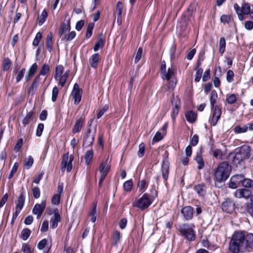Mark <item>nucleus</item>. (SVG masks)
<instances>
[{
    "instance_id": "27",
    "label": "nucleus",
    "mask_w": 253,
    "mask_h": 253,
    "mask_svg": "<svg viewBox=\"0 0 253 253\" xmlns=\"http://www.w3.org/2000/svg\"><path fill=\"white\" fill-rule=\"evenodd\" d=\"M38 69V65L36 63L33 64L28 70L25 77V81L29 82L35 75Z\"/></svg>"
},
{
    "instance_id": "7",
    "label": "nucleus",
    "mask_w": 253,
    "mask_h": 253,
    "mask_svg": "<svg viewBox=\"0 0 253 253\" xmlns=\"http://www.w3.org/2000/svg\"><path fill=\"white\" fill-rule=\"evenodd\" d=\"M154 201L150 197V195L149 193H145L136 201L135 207L141 211H143L147 209Z\"/></svg>"
},
{
    "instance_id": "33",
    "label": "nucleus",
    "mask_w": 253,
    "mask_h": 253,
    "mask_svg": "<svg viewBox=\"0 0 253 253\" xmlns=\"http://www.w3.org/2000/svg\"><path fill=\"white\" fill-rule=\"evenodd\" d=\"M53 34L52 32H50L46 36L45 44L47 49L49 52H51L52 50V45L53 43Z\"/></svg>"
},
{
    "instance_id": "18",
    "label": "nucleus",
    "mask_w": 253,
    "mask_h": 253,
    "mask_svg": "<svg viewBox=\"0 0 253 253\" xmlns=\"http://www.w3.org/2000/svg\"><path fill=\"white\" fill-rule=\"evenodd\" d=\"M63 192V183L59 182L57 187V193L54 194L51 198V203L57 205L60 203L61 196Z\"/></svg>"
},
{
    "instance_id": "62",
    "label": "nucleus",
    "mask_w": 253,
    "mask_h": 253,
    "mask_svg": "<svg viewBox=\"0 0 253 253\" xmlns=\"http://www.w3.org/2000/svg\"><path fill=\"white\" fill-rule=\"evenodd\" d=\"M234 73L231 70H229L226 74V80L228 83H231L234 81Z\"/></svg>"
},
{
    "instance_id": "50",
    "label": "nucleus",
    "mask_w": 253,
    "mask_h": 253,
    "mask_svg": "<svg viewBox=\"0 0 253 253\" xmlns=\"http://www.w3.org/2000/svg\"><path fill=\"white\" fill-rule=\"evenodd\" d=\"M241 186L245 188H252L253 187V180L250 179L245 178H243Z\"/></svg>"
},
{
    "instance_id": "28",
    "label": "nucleus",
    "mask_w": 253,
    "mask_h": 253,
    "mask_svg": "<svg viewBox=\"0 0 253 253\" xmlns=\"http://www.w3.org/2000/svg\"><path fill=\"white\" fill-rule=\"evenodd\" d=\"M121 238L120 232L117 230H114L111 235V245L112 246L117 247L120 241Z\"/></svg>"
},
{
    "instance_id": "34",
    "label": "nucleus",
    "mask_w": 253,
    "mask_h": 253,
    "mask_svg": "<svg viewBox=\"0 0 253 253\" xmlns=\"http://www.w3.org/2000/svg\"><path fill=\"white\" fill-rule=\"evenodd\" d=\"M94 152L92 148L86 151L84 154V158L85 160V164L86 166L91 164L93 158Z\"/></svg>"
},
{
    "instance_id": "56",
    "label": "nucleus",
    "mask_w": 253,
    "mask_h": 253,
    "mask_svg": "<svg viewBox=\"0 0 253 253\" xmlns=\"http://www.w3.org/2000/svg\"><path fill=\"white\" fill-rule=\"evenodd\" d=\"M49 70L50 67L49 65L47 64H44L41 68V69L40 71V74L39 75H40V76L41 75L45 76L49 71Z\"/></svg>"
},
{
    "instance_id": "44",
    "label": "nucleus",
    "mask_w": 253,
    "mask_h": 253,
    "mask_svg": "<svg viewBox=\"0 0 253 253\" xmlns=\"http://www.w3.org/2000/svg\"><path fill=\"white\" fill-rule=\"evenodd\" d=\"M11 61L10 59L6 57L4 58L3 59L2 63V69L3 71H7L9 70L11 65Z\"/></svg>"
},
{
    "instance_id": "51",
    "label": "nucleus",
    "mask_w": 253,
    "mask_h": 253,
    "mask_svg": "<svg viewBox=\"0 0 253 253\" xmlns=\"http://www.w3.org/2000/svg\"><path fill=\"white\" fill-rule=\"evenodd\" d=\"M237 95L233 93L227 95L226 101L229 104L235 103L237 101Z\"/></svg>"
},
{
    "instance_id": "61",
    "label": "nucleus",
    "mask_w": 253,
    "mask_h": 253,
    "mask_svg": "<svg viewBox=\"0 0 253 253\" xmlns=\"http://www.w3.org/2000/svg\"><path fill=\"white\" fill-rule=\"evenodd\" d=\"M26 69L25 68H22L17 74L16 77V83H18L21 81L24 76Z\"/></svg>"
},
{
    "instance_id": "3",
    "label": "nucleus",
    "mask_w": 253,
    "mask_h": 253,
    "mask_svg": "<svg viewBox=\"0 0 253 253\" xmlns=\"http://www.w3.org/2000/svg\"><path fill=\"white\" fill-rule=\"evenodd\" d=\"M245 234L242 231H236L233 234L229 244V250L232 253H243L246 250Z\"/></svg>"
},
{
    "instance_id": "25",
    "label": "nucleus",
    "mask_w": 253,
    "mask_h": 253,
    "mask_svg": "<svg viewBox=\"0 0 253 253\" xmlns=\"http://www.w3.org/2000/svg\"><path fill=\"white\" fill-rule=\"evenodd\" d=\"M100 60L101 58L100 54L98 53H96L93 54L89 58V63L92 68L96 69Z\"/></svg>"
},
{
    "instance_id": "14",
    "label": "nucleus",
    "mask_w": 253,
    "mask_h": 253,
    "mask_svg": "<svg viewBox=\"0 0 253 253\" xmlns=\"http://www.w3.org/2000/svg\"><path fill=\"white\" fill-rule=\"evenodd\" d=\"M111 159H109V157L105 160H103L98 167V170L101 174L108 175L111 169Z\"/></svg>"
},
{
    "instance_id": "12",
    "label": "nucleus",
    "mask_w": 253,
    "mask_h": 253,
    "mask_svg": "<svg viewBox=\"0 0 253 253\" xmlns=\"http://www.w3.org/2000/svg\"><path fill=\"white\" fill-rule=\"evenodd\" d=\"M41 80V77H40V75H38L34 78L32 83H29L27 84V94H28L29 95H33L36 93L37 90L40 85Z\"/></svg>"
},
{
    "instance_id": "10",
    "label": "nucleus",
    "mask_w": 253,
    "mask_h": 253,
    "mask_svg": "<svg viewBox=\"0 0 253 253\" xmlns=\"http://www.w3.org/2000/svg\"><path fill=\"white\" fill-rule=\"evenodd\" d=\"M73 160L74 156L73 155L69 156L68 153L64 154L61 162V170L63 171L66 169L67 172H70L73 169L72 162Z\"/></svg>"
},
{
    "instance_id": "35",
    "label": "nucleus",
    "mask_w": 253,
    "mask_h": 253,
    "mask_svg": "<svg viewBox=\"0 0 253 253\" xmlns=\"http://www.w3.org/2000/svg\"><path fill=\"white\" fill-rule=\"evenodd\" d=\"M95 140V132L92 134L91 138H83V147L84 148L91 147L92 148V145L93 144Z\"/></svg>"
},
{
    "instance_id": "31",
    "label": "nucleus",
    "mask_w": 253,
    "mask_h": 253,
    "mask_svg": "<svg viewBox=\"0 0 253 253\" xmlns=\"http://www.w3.org/2000/svg\"><path fill=\"white\" fill-rule=\"evenodd\" d=\"M46 207V201L43 200L41 203L36 204L34 207L32 212L33 213H43Z\"/></svg>"
},
{
    "instance_id": "55",
    "label": "nucleus",
    "mask_w": 253,
    "mask_h": 253,
    "mask_svg": "<svg viewBox=\"0 0 253 253\" xmlns=\"http://www.w3.org/2000/svg\"><path fill=\"white\" fill-rule=\"evenodd\" d=\"M34 159L31 156H29L24 163V167L29 169L33 165Z\"/></svg>"
},
{
    "instance_id": "39",
    "label": "nucleus",
    "mask_w": 253,
    "mask_h": 253,
    "mask_svg": "<svg viewBox=\"0 0 253 253\" xmlns=\"http://www.w3.org/2000/svg\"><path fill=\"white\" fill-rule=\"evenodd\" d=\"M195 160L198 164L197 169L199 170L203 169L205 166V162L202 156L201 153H197V155L195 158Z\"/></svg>"
},
{
    "instance_id": "57",
    "label": "nucleus",
    "mask_w": 253,
    "mask_h": 253,
    "mask_svg": "<svg viewBox=\"0 0 253 253\" xmlns=\"http://www.w3.org/2000/svg\"><path fill=\"white\" fill-rule=\"evenodd\" d=\"M18 166H19V164L17 162H15L11 170H10V172L9 173V174L8 175V178L9 179H11L13 176H14V174L16 172V171H17V169H18Z\"/></svg>"
},
{
    "instance_id": "15",
    "label": "nucleus",
    "mask_w": 253,
    "mask_h": 253,
    "mask_svg": "<svg viewBox=\"0 0 253 253\" xmlns=\"http://www.w3.org/2000/svg\"><path fill=\"white\" fill-rule=\"evenodd\" d=\"M171 102L172 104H174V106L173 107L170 116L172 122H174L175 121L176 117L179 114L180 110V100L178 99L177 96H176V98L173 96L171 100Z\"/></svg>"
},
{
    "instance_id": "13",
    "label": "nucleus",
    "mask_w": 253,
    "mask_h": 253,
    "mask_svg": "<svg viewBox=\"0 0 253 253\" xmlns=\"http://www.w3.org/2000/svg\"><path fill=\"white\" fill-rule=\"evenodd\" d=\"M83 92V89L80 88L79 84L77 83L75 84L71 94L75 105H78L81 102Z\"/></svg>"
},
{
    "instance_id": "2",
    "label": "nucleus",
    "mask_w": 253,
    "mask_h": 253,
    "mask_svg": "<svg viewBox=\"0 0 253 253\" xmlns=\"http://www.w3.org/2000/svg\"><path fill=\"white\" fill-rule=\"evenodd\" d=\"M218 94L214 89L211 92L210 95V101L211 109L212 112L211 117L209 120V123L211 126H215L218 120L220 119L222 114L221 104H216Z\"/></svg>"
},
{
    "instance_id": "45",
    "label": "nucleus",
    "mask_w": 253,
    "mask_h": 253,
    "mask_svg": "<svg viewBox=\"0 0 253 253\" xmlns=\"http://www.w3.org/2000/svg\"><path fill=\"white\" fill-rule=\"evenodd\" d=\"M31 234V231L28 228H24L19 236L20 238L24 241L27 240Z\"/></svg>"
},
{
    "instance_id": "32",
    "label": "nucleus",
    "mask_w": 253,
    "mask_h": 253,
    "mask_svg": "<svg viewBox=\"0 0 253 253\" xmlns=\"http://www.w3.org/2000/svg\"><path fill=\"white\" fill-rule=\"evenodd\" d=\"M209 154L217 160H222L224 159V154L220 149L216 148L211 151H209Z\"/></svg>"
},
{
    "instance_id": "29",
    "label": "nucleus",
    "mask_w": 253,
    "mask_h": 253,
    "mask_svg": "<svg viewBox=\"0 0 253 253\" xmlns=\"http://www.w3.org/2000/svg\"><path fill=\"white\" fill-rule=\"evenodd\" d=\"M35 112L31 111L28 112L25 117L22 120V123L24 126L29 125L31 122L34 121Z\"/></svg>"
},
{
    "instance_id": "16",
    "label": "nucleus",
    "mask_w": 253,
    "mask_h": 253,
    "mask_svg": "<svg viewBox=\"0 0 253 253\" xmlns=\"http://www.w3.org/2000/svg\"><path fill=\"white\" fill-rule=\"evenodd\" d=\"M244 177V176L242 174H237L232 176L229 183V187L235 189L241 187Z\"/></svg>"
},
{
    "instance_id": "5",
    "label": "nucleus",
    "mask_w": 253,
    "mask_h": 253,
    "mask_svg": "<svg viewBox=\"0 0 253 253\" xmlns=\"http://www.w3.org/2000/svg\"><path fill=\"white\" fill-rule=\"evenodd\" d=\"M177 74V70L175 66L171 65L167 70L161 75V78L163 80L169 81L167 84V88L169 89H174L176 85V79H172L173 77H175Z\"/></svg>"
},
{
    "instance_id": "24",
    "label": "nucleus",
    "mask_w": 253,
    "mask_h": 253,
    "mask_svg": "<svg viewBox=\"0 0 253 253\" xmlns=\"http://www.w3.org/2000/svg\"><path fill=\"white\" fill-rule=\"evenodd\" d=\"M25 201V192L23 190V187L22 188V191L20 192L19 196L18 197L17 201L16 203L15 210L21 211L22 210Z\"/></svg>"
},
{
    "instance_id": "19",
    "label": "nucleus",
    "mask_w": 253,
    "mask_h": 253,
    "mask_svg": "<svg viewBox=\"0 0 253 253\" xmlns=\"http://www.w3.org/2000/svg\"><path fill=\"white\" fill-rule=\"evenodd\" d=\"M53 216L50 220V226L52 229H55L58 226V222L61 221V216L59 213V210L56 208L53 210Z\"/></svg>"
},
{
    "instance_id": "17",
    "label": "nucleus",
    "mask_w": 253,
    "mask_h": 253,
    "mask_svg": "<svg viewBox=\"0 0 253 253\" xmlns=\"http://www.w3.org/2000/svg\"><path fill=\"white\" fill-rule=\"evenodd\" d=\"M161 171L163 178L165 181L167 182L169 173V162L168 160H163L162 161Z\"/></svg>"
},
{
    "instance_id": "23",
    "label": "nucleus",
    "mask_w": 253,
    "mask_h": 253,
    "mask_svg": "<svg viewBox=\"0 0 253 253\" xmlns=\"http://www.w3.org/2000/svg\"><path fill=\"white\" fill-rule=\"evenodd\" d=\"M252 192L250 190L242 188L236 190L234 193L235 196L237 198H245L248 199L251 195Z\"/></svg>"
},
{
    "instance_id": "46",
    "label": "nucleus",
    "mask_w": 253,
    "mask_h": 253,
    "mask_svg": "<svg viewBox=\"0 0 253 253\" xmlns=\"http://www.w3.org/2000/svg\"><path fill=\"white\" fill-rule=\"evenodd\" d=\"M233 20V19L232 17V15L231 14H223L221 16L220 18V22L223 23L224 24H229Z\"/></svg>"
},
{
    "instance_id": "26",
    "label": "nucleus",
    "mask_w": 253,
    "mask_h": 253,
    "mask_svg": "<svg viewBox=\"0 0 253 253\" xmlns=\"http://www.w3.org/2000/svg\"><path fill=\"white\" fill-rule=\"evenodd\" d=\"M197 117V113L193 110L187 111L185 113V117L186 121L191 124H194L196 122Z\"/></svg>"
},
{
    "instance_id": "43",
    "label": "nucleus",
    "mask_w": 253,
    "mask_h": 253,
    "mask_svg": "<svg viewBox=\"0 0 253 253\" xmlns=\"http://www.w3.org/2000/svg\"><path fill=\"white\" fill-rule=\"evenodd\" d=\"M76 36V33L74 31L69 32L68 34H65L61 38L64 42H69L73 40Z\"/></svg>"
},
{
    "instance_id": "21",
    "label": "nucleus",
    "mask_w": 253,
    "mask_h": 253,
    "mask_svg": "<svg viewBox=\"0 0 253 253\" xmlns=\"http://www.w3.org/2000/svg\"><path fill=\"white\" fill-rule=\"evenodd\" d=\"M251 147L248 145H243L239 148V153L245 159H248L251 156Z\"/></svg>"
},
{
    "instance_id": "40",
    "label": "nucleus",
    "mask_w": 253,
    "mask_h": 253,
    "mask_svg": "<svg viewBox=\"0 0 253 253\" xmlns=\"http://www.w3.org/2000/svg\"><path fill=\"white\" fill-rule=\"evenodd\" d=\"M244 160L242 156L237 152L233 158L232 164L237 166L238 165H241L242 163H244Z\"/></svg>"
},
{
    "instance_id": "41",
    "label": "nucleus",
    "mask_w": 253,
    "mask_h": 253,
    "mask_svg": "<svg viewBox=\"0 0 253 253\" xmlns=\"http://www.w3.org/2000/svg\"><path fill=\"white\" fill-rule=\"evenodd\" d=\"M48 16V13L45 9H43L41 15L38 17V23L39 26H42L46 21Z\"/></svg>"
},
{
    "instance_id": "30",
    "label": "nucleus",
    "mask_w": 253,
    "mask_h": 253,
    "mask_svg": "<svg viewBox=\"0 0 253 253\" xmlns=\"http://www.w3.org/2000/svg\"><path fill=\"white\" fill-rule=\"evenodd\" d=\"M149 181L148 179H143L142 180H139L137 186L138 188L139 192L141 193H144L146 190L147 189L148 186L149 185Z\"/></svg>"
},
{
    "instance_id": "1",
    "label": "nucleus",
    "mask_w": 253,
    "mask_h": 253,
    "mask_svg": "<svg viewBox=\"0 0 253 253\" xmlns=\"http://www.w3.org/2000/svg\"><path fill=\"white\" fill-rule=\"evenodd\" d=\"M231 171V167L227 162L220 163L214 169L213 180L215 186L217 187L222 186L224 183L229 177Z\"/></svg>"
},
{
    "instance_id": "42",
    "label": "nucleus",
    "mask_w": 253,
    "mask_h": 253,
    "mask_svg": "<svg viewBox=\"0 0 253 253\" xmlns=\"http://www.w3.org/2000/svg\"><path fill=\"white\" fill-rule=\"evenodd\" d=\"M133 183L132 179L125 181L123 184V189L126 192H130L133 188Z\"/></svg>"
},
{
    "instance_id": "36",
    "label": "nucleus",
    "mask_w": 253,
    "mask_h": 253,
    "mask_svg": "<svg viewBox=\"0 0 253 253\" xmlns=\"http://www.w3.org/2000/svg\"><path fill=\"white\" fill-rule=\"evenodd\" d=\"M102 34H100L99 36V38L97 42L95 43L93 47V50L94 51H97L100 48H102L105 44V40L102 38Z\"/></svg>"
},
{
    "instance_id": "49",
    "label": "nucleus",
    "mask_w": 253,
    "mask_h": 253,
    "mask_svg": "<svg viewBox=\"0 0 253 253\" xmlns=\"http://www.w3.org/2000/svg\"><path fill=\"white\" fill-rule=\"evenodd\" d=\"M248 129V126L245 125L243 127L240 126H236L234 127L233 130L236 134L245 133L247 131Z\"/></svg>"
},
{
    "instance_id": "48",
    "label": "nucleus",
    "mask_w": 253,
    "mask_h": 253,
    "mask_svg": "<svg viewBox=\"0 0 253 253\" xmlns=\"http://www.w3.org/2000/svg\"><path fill=\"white\" fill-rule=\"evenodd\" d=\"M94 27V23L93 22H90L87 25L86 33H85V37L87 39L90 38L92 35L93 32V29Z\"/></svg>"
},
{
    "instance_id": "6",
    "label": "nucleus",
    "mask_w": 253,
    "mask_h": 253,
    "mask_svg": "<svg viewBox=\"0 0 253 253\" xmlns=\"http://www.w3.org/2000/svg\"><path fill=\"white\" fill-rule=\"evenodd\" d=\"M64 71V66L62 65H58L55 68V74L54 75V78L56 81H58V84L61 87L65 86L70 74L69 70H66L63 74Z\"/></svg>"
},
{
    "instance_id": "8",
    "label": "nucleus",
    "mask_w": 253,
    "mask_h": 253,
    "mask_svg": "<svg viewBox=\"0 0 253 253\" xmlns=\"http://www.w3.org/2000/svg\"><path fill=\"white\" fill-rule=\"evenodd\" d=\"M234 9L238 15V18L240 21L244 19L245 15H248L251 13V5L248 2H243L240 7L238 4L235 3L234 4Z\"/></svg>"
},
{
    "instance_id": "63",
    "label": "nucleus",
    "mask_w": 253,
    "mask_h": 253,
    "mask_svg": "<svg viewBox=\"0 0 253 253\" xmlns=\"http://www.w3.org/2000/svg\"><path fill=\"white\" fill-rule=\"evenodd\" d=\"M47 243V240L46 239L44 238L41 240L37 245V248L40 250H43L46 246Z\"/></svg>"
},
{
    "instance_id": "11",
    "label": "nucleus",
    "mask_w": 253,
    "mask_h": 253,
    "mask_svg": "<svg viewBox=\"0 0 253 253\" xmlns=\"http://www.w3.org/2000/svg\"><path fill=\"white\" fill-rule=\"evenodd\" d=\"M85 122V115L82 114L81 115H78L76 117L75 125L72 128V133L75 134L80 132Z\"/></svg>"
},
{
    "instance_id": "4",
    "label": "nucleus",
    "mask_w": 253,
    "mask_h": 253,
    "mask_svg": "<svg viewBox=\"0 0 253 253\" xmlns=\"http://www.w3.org/2000/svg\"><path fill=\"white\" fill-rule=\"evenodd\" d=\"M195 226L193 223H184L178 226V231L179 235L189 242H193L196 238Z\"/></svg>"
},
{
    "instance_id": "59",
    "label": "nucleus",
    "mask_w": 253,
    "mask_h": 253,
    "mask_svg": "<svg viewBox=\"0 0 253 253\" xmlns=\"http://www.w3.org/2000/svg\"><path fill=\"white\" fill-rule=\"evenodd\" d=\"M59 89L56 86H55L52 90L51 100L52 102H54L56 101Z\"/></svg>"
},
{
    "instance_id": "54",
    "label": "nucleus",
    "mask_w": 253,
    "mask_h": 253,
    "mask_svg": "<svg viewBox=\"0 0 253 253\" xmlns=\"http://www.w3.org/2000/svg\"><path fill=\"white\" fill-rule=\"evenodd\" d=\"M139 149L137 152V155L139 158H142L145 154V144L144 143L142 142L139 145Z\"/></svg>"
},
{
    "instance_id": "37",
    "label": "nucleus",
    "mask_w": 253,
    "mask_h": 253,
    "mask_svg": "<svg viewBox=\"0 0 253 253\" xmlns=\"http://www.w3.org/2000/svg\"><path fill=\"white\" fill-rule=\"evenodd\" d=\"M97 204L96 201L94 202L92 204V208L91 211L88 213V215L91 216V221L93 223H95L96 220L97 213Z\"/></svg>"
},
{
    "instance_id": "9",
    "label": "nucleus",
    "mask_w": 253,
    "mask_h": 253,
    "mask_svg": "<svg viewBox=\"0 0 253 253\" xmlns=\"http://www.w3.org/2000/svg\"><path fill=\"white\" fill-rule=\"evenodd\" d=\"M222 211L226 213L232 214L235 211L236 206L233 199L232 198H225L221 204Z\"/></svg>"
},
{
    "instance_id": "53",
    "label": "nucleus",
    "mask_w": 253,
    "mask_h": 253,
    "mask_svg": "<svg viewBox=\"0 0 253 253\" xmlns=\"http://www.w3.org/2000/svg\"><path fill=\"white\" fill-rule=\"evenodd\" d=\"M109 110V105L107 104L105 105L102 108L99 109L97 111L96 118L97 119H100L104 114Z\"/></svg>"
},
{
    "instance_id": "52",
    "label": "nucleus",
    "mask_w": 253,
    "mask_h": 253,
    "mask_svg": "<svg viewBox=\"0 0 253 253\" xmlns=\"http://www.w3.org/2000/svg\"><path fill=\"white\" fill-rule=\"evenodd\" d=\"M42 39V34L39 32H38L33 41L32 44L34 46H38Z\"/></svg>"
},
{
    "instance_id": "60",
    "label": "nucleus",
    "mask_w": 253,
    "mask_h": 253,
    "mask_svg": "<svg viewBox=\"0 0 253 253\" xmlns=\"http://www.w3.org/2000/svg\"><path fill=\"white\" fill-rule=\"evenodd\" d=\"M196 71V74H195V77L194 79V81L196 83H198L200 82L201 77L202 75L203 72V69H195Z\"/></svg>"
},
{
    "instance_id": "58",
    "label": "nucleus",
    "mask_w": 253,
    "mask_h": 253,
    "mask_svg": "<svg viewBox=\"0 0 253 253\" xmlns=\"http://www.w3.org/2000/svg\"><path fill=\"white\" fill-rule=\"evenodd\" d=\"M67 32V30L66 28L65 23L63 22L61 24L58 31V34L60 37L62 38Z\"/></svg>"
},
{
    "instance_id": "22",
    "label": "nucleus",
    "mask_w": 253,
    "mask_h": 253,
    "mask_svg": "<svg viewBox=\"0 0 253 253\" xmlns=\"http://www.w3.org/2000/svg\"><path fill=\"white\" fill-rule=\"evenodd\" d=\"M193 189L196 191L199 196L204 197L207 194V186L205 183L202 182L195 185Z\"/></svg>"
},
{
    "instance_id": "38",
    "label": "nucleus",
    "mask_w": 253,
    "mask_h": 253,
    "mask_svg": "<svg viewBox=\"0 0 253 253\" xmlns=\"http://www.w3.org/2000/svg\"><path fill=\"white\" fill-rule=\"evenodd\" d=\"M245 245L246 246V249L248 248L253 249V234L249 233L245 235Z\"/></svg>"
},
{
    "instance_id": "20",
    "label": "nucleus",
    "mask_w": 253,
    "mask_h": 253,
    "mask_svg": "<svg viewBox=\"0 0 253 253\" xmlns=\"http://www.w3.org/2000/svg\"><path fill=\"white\" fill-rule=\"evenodd\" d=\"M181 213L185 220H190L193 217L194 209L191 206H185L181 209Z\"/></svg>"
},
{
    "instance_id": "64",
    "label": "nucleus",
    "mask_w": 253,
    "mask_h": 253,
    "mask_svg": "<svg viewBox=\"0 0 253 253\" xmlns=\"http://www.w3.org/2000/svg\"><path fill=\"white\" fill-rule=\"evenodd\" d=\"M245 209L246 212L253 218V205L246 204Z\"/></svg>"
},
{
    "instance_id": "47",
    "label": "nucleus",
    "mask_w": 253,
    "mask_h": 253,
    "mask_svg": "<svg viewBox=\"0 0 253 253\" xmlns=\"http://www.w3.org/2000/svg\"><path fill=\"white\" fill-rule=\"evenodd\" d=\"M226 41L224 37L220 38L219 42V52L222 54L225 51Z\"/></svg>"
}]
</instances>
